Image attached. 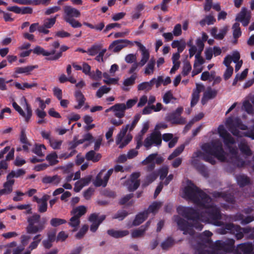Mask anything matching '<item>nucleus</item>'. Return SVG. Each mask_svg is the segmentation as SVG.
Returning <instances> with one entry per match:
<instances>
[{
    "label": "nucleus",
    "instance_id": "obj_10",
    "mask_svg": "<svg viewBox=\"0 0 254 254\" xmlns=\"http://www.w3.org/2000/svg\"><path fill=\"white\" fill-rule=\"evenodd\" d=\"M105 171V170L104 169L102 170L96 176V179L93 183L95 187L103 186L105 187L107 186L108 180L114 171V169H109L103 177V174Z\"/></svg>",
    "mask_w": 254,
    "mask_h": 254
},
{
    "label": "nucleus",
    "instance_id": "obj_18",
    "mask_svg": "<svg viewBox=\"0 0 254 254\" xmlns=\"http://www.w3.org/2000/svg\"><path fill=\"white\" fill-rule=\"evenodd\" d=\"M135 43L141 52V59L140 62V66H142L147 63L149 59V52L141 43L139 42H135Z\"/></svg>",
    "mask_w": 254,
    "mask_h": 254
},
{
    "label": "nucleus",
    "instance_id": "obj_17",
    "mask_svg": "<svg viewBox=\"0 0 254 254\" xmlns=\"http://www.w3.org/2000/svg\"><path fill=\"white\" fill-rule=\"evenodd\" d=\"M12 106L21 116L25 118L26 122H29L32 115V110L29 105L26 103V114H25L21 108L16 102H13L12 103Z\"/></svg>",
    "mask_w": 254,
    "mask_h": 254
},
{
    "label": "nucleus",
    "instance_id": "obj_58",
    "mask_svg": "<svg viewBox=\"0 0 254 254\" xmlns=\"http://www.w3.org/2000/svg\"><path fill=\"white\" fill-rule=\"evenodd\" d=\"M127 215L126 210H119L112 217L113 219H118L119 221L123 220Z\"/></svg>",
    "mask_w": 254,
    "mask_h": 254
},
{
    "label": "nucleus",
    "instance_id": "obj_41",
    "mask_svg": "<svg viewBox=\"0 0 254 254\" xmlns=\"http://www.w3.org/2000/svg\"><path fill=\"white\" fill-rule=\"evenodd\" d=\"M185 146L184 144H182L179 147H177L174 151L169 156L168 159L171 160L175 157L178 156L184 151Z\"/></svg>",
    "mask_w": 254,
    "mask_h": 254
},
{
    "label": "nucleus",
    "instance_id": "obj_14",
    "mask_svg": "<svg viewBox=\"0 0 254 254\" xmlns=\"http://www.w3.org/2000/svg\"><path fill=\"white\" fill-rule=\"evenodd\" d=\"M140 176L139 172H134L130 175V180H128V190L133 191L136 190L140 185V180H138Z\"/></svg>",
    "mask_w": 254,
    "mask_h": 254
},
{
    "label": "nucleus",
    "instance_id": "obj_25",
    "mask_svg": "<svg viewBox=\"0 0 254 254\" xmlns=\"http://www.w3.org/2000/svg\"><path fill=\"white\" fill-rule=\"evenodd\" d=\"M68 146V150H71V152L69 153H64L61 154L60 158L66 159L73 156L76 153V151L75 150V148L78 145L75 142V138H74V140L72 141L69 142Z\"/></svg>",
    "mask_w": 254,
    "mask_h": 254
},
{
    "label": "nucleus",
    "instance_id": "obj_52",
    "mask_svg": "<svg viewBox=\"0 0 254 254\" xmlns=\"http://www.w3.org/2000/svg\"><path fill=\"white\" fill-rule=\"evenodd\" d=\"M66 223V221L63 219L54 218L50 220V224L53 227H58L62 224Z\"/></svg>",
    "mask_w": 254,
    "mask_h": 254
},
{
    "label": "nucleus",
    "instance_id": "obj_64",
    "mask_svg": "<svg viewBox=\"0 0 254 254\" xmlns=\"http://www.w3.org/2000/svg\"><path fill=\"white\" fill-rule=\"evenodd\" d=\"M199 91L198 90L197 91H194L193 92L191 95L192 98L190 102V105L191 107L194 106L197 103L199 97Z\"/></svg>",
    "mask_w": 254,
    "mask_h": 254
},
{
    "label": "nucleus",
    "instance_id": "obj_43",
    "mask_svg": "<svg viewBox=\"0 0 254 254\" xmlns=\"http://www.w3.org/2000/svg\"><path fill=\"white\" fill-rule=\"evenodd\" d=\"M232 29L233 30V35L234 38L236 39L235 42H237V39L239 38L242 35L240 24L238 22L235 23L233 25Z\"/></svg>",
    "mask_w": 254,
    "mask_h": 254
},
{
    "label": "nucleus",
    "instance_id": "obj_30",
    "mask_svg": "<svg viewBox=\"0 0 254 254\" xmlns=\"http://www.w3.org/2000/svg\"><path fill=\"white\" fill-rule=\"evenodd\" d=\"M50 196L45 194L42 197V200L40 203H38V212L40 213H44L47 210V201L49 199Z\"/></svg>",
    "mask_w": 254,
    "mask_h": 254
},
{
    "label": "nucleus",
    "instance_id": "obj_36",
    "mask_svg": "<svg viewBox=\"0 0 254 254\" xmlns=\"http://www.w3.org/2000/svg\"><path fill=\"white\" fill-rule=\"evenodd\" d=\"M13 185V182L12 181H6L3 184L4 189L0 190V196L2 194L10 193L12 191Z\"/></svg>",
    "mask_w": 254,
    "mask_h": 254
},
{
    "label": "nucleus",
    "instance_id": "obj_11",
    "mask_svg": "<svg viewBox=\"0 0 254 254\" xmlns=\"http://www.w3.org/2000/svg\"><path fill=\"white\" fill-rule=\"evenodd\" d=\"M80 16V11L71 6L66 5L64 7V20L78 18Z\"/></svg>",
    "mask_w": 254,
    "mask_h": 254
},
{
    "label": "nucleus",
    "instance_id": "obj_48",
    "mask_svg": "<svg viewBox=\"0 0 254 254\" xmlns=\"http://www.w3.org/2000/svg\"><path fill=\"white\" fill-rule=\"evenodd\" d=\"M42 149L44 150H46V147L43 144H36L35 148L33 149V152L37 154L39 157H43L44 153L42 151Z\"/></svg>",
    "mask_w": 254,
    "mask_h": 254
},
{
    "label": "nucleus",
    "instance_id": "obj_9",
    "mask_svg": "<svg viewBox=\"0 0 254 254\" xmlns=\"http://www.w3.org/2000/svg\"><path fill=\"white\" fill-rule=\"evenodd\" d=\"M162 143L161 133L159 130H154L144 141V146L149 149L152 145L160 146Z\"/></svg>",
    "mask_w": 254,
    "mask_h": 254
},
{
    "label": "nucleus",
    "instance_id": "obj_1",
    "mask_svg": "<svg viewBox=\"0 0 254 254\" xmlns=\"http://www.w3.org/2000/svg\"><path fill=\"white\" fill-rule=\"evenodd\" d=\"M184 192L187 199L193 201L202 210L204 209L201 211L202 220L221 228L226 223L220 221L222 215L219 207L213 204L211 198L193 184L186 187Z\"/></svg>",
    "mask_w": 254,
    "mask_h": 254
},
{
    "label": "nucleus",
    "instance_id": "obj_53",
    "mask_svg": "<svg viewBox=\"0 0 254 254\" xmlns=\"http://www.w3.org/2000/svg\"><path fill=\"white\" fill-rule=\"evenodd\" d=\"M59 15H56L54 17L51 18H47L44 20V25L47 28H51L56 23V18Z\"/></svg>",
    "mask_w": 254,
    "mask_h": 254
},
{
    "label": "nucleus",
    "instance_id": "obj_54",
    "mask_svg": "<svg viewBox=\"0 0 254 254\" xmlns=\"http://www.w3.org/2000/svg\"><path fill=\"white\" fill-rule=\"evenodd\" d=\"M243 109L249 114H254L253 105L248 101H245L243 104Z\"/></svg>",
    "mask_w": 254,
    "mask_h": 254
},
{
    "label": "nucleus",
    "instance_id": "obj_35",
    "mask_svg": "<svg viewBox=\"0 0 254 254\" xmlns=\"http://www.w3.org/2000/svg\"><path fill=\"white\" fill-rule=\"evenodd\" d=\"M85 158L87 160L96 162L100 160L101 155L100 153H96L94 150H91L86 154Z\"/></svg>",
    "mask_w": 254,
    "mask_h": 254
},
{
    "label": "nucleus",
    "instance_id": "obj_55",
    "mask_svg": "<svg viewBox=\"0 0 254 254\" xmlns=\"http://www.w3.org/2000/svg\"><path fill=\"white\" fill-rule=\"evenodd\" d=\"M232 160L234 165L238 168L243 167L245 164V162L241 159L239 156L232 157Z\"/></svg>",
    "mask_w": 254,
    "mask_h": 254
},
{
    "label": "nucleus",
    "instance_id": "obj_12",
    "mask_svg": "<svg viewBox=\"0 0 254 254\" xmlns=\"http://www.w3.org/2000/svg\"><path fill=\"white\" fill-rule=\"evenodd\" d=\"M218 131L220 136L223 138L224 143L225 145L235 143L234 138L227 132L222 125L219 126Z\"/></svg>",
    "mask_w": 254,
    "mask_h": 254
},
{
    "label": "nucleus",
    "instance_id": "obj_27",
    "mask_svg": "<svg viewBox=\"0 0 254 254\" xmlns=\"http://www.w3.org/2000/svg\"><path fill=\"white\" fill-rule=\"evenodd\" d=\"M148 216L147 211H143L137 214L132 222L134 226H138L143 222Z\"/></svg>",
    "mask_w": 254,
    "mask_h": 254
},
{
    "label": "nucleus",
    "instance_id": "obj_13",
    "mask_svg": "<svg viewBox=\"0 0 254 254\" xmlns=\"http://www.w3.org/2000/svg\"><path fill=\"white\" fill-rule=\"evenodd\" d=\"M212 195L213 197L216 198H222L226 202L231 204H234L236 202L234 195L231 193L215 191L212 193Z\"/></svg>",
    "mask_w": 254,
    "mask_h": 254
},
{
    "label": "nucleus",
    "instance_id": "obj_59",
    "mask_svg": "<svg viewBox=\"0 0 254 254\" xmlns=\"http://www.w3.org/2000/svg\"><path fill=\"white\" fill-rule=\"evenodd\" d=\"M88 228L89 227L87 225L85 224L83 225L79 232L76 234L75 238L77 239H81L88 231Z\"/></svg>",
    "mask_w": 254,
    "mask_h": 254
},
{
    "label": "nucleus",
    "instance_id": "obj_24",
    "mask_svg": "<svg viewBox=\"0 0 254 254\" xmlns=\"http://www.w3.org/2000/svg\"><path fill=\"white\" fill-rule=\"evenodd\" d=\"M87 211L86 207L84 205H80L74 208L70 212V215L75 218L80 219V218L84 215Z\"/></svg>",
    "mask_w": 254,
    "mask_h": 254
},
{
    "label": "nucleus",
    "instance_id": "obj_4",
    "mask_svg": "<svg viewBox=\"0 0 254 254\" xmlns=\"http://www.w3.org/2000/svg\"><path fill=\"white\" fill-rule=\"evenodd\" d=\"M41 216L34 213L27 218L28 225L26 227V233L29 234H36L45 229L47 222L46 217H43L41 221Z\"/></svg>",
    "mask_w": 254,
    "mask_h": 254
},
{
    "label": "nucleus",
    "instance_id": "obj_15",
    "mask_svg": "<svg viewBox=\"0 0 254 254\" xmlns=\"http://www.w3.org/2000/svg\"><path fill=\"white\" fill-rule=\"evenodd\" d=\"M127 132V125L124 127L117 135L116 143L119 145V147L123 148L127 145V136H126Z\"/></svg>",
    "mask_w": 254,
    "mask_h": 254
},
{
    "label": "nucleus",
    "instance_id": "obj_8",
    "mask_svg": "<svg viewBox=\"0 0 254 254\" xmlns=\"http://www.w3.org/2000/svg\"><path fill=\"white\" fill-rule=\"evenodd\" d=\"M177 210L179 214L188 220H192V221L194 220H202L201 211L199 212L192 207L179 206Z\"/></svg>",
    "mask_w": 254,
    "mask_h": 254
},
{
    "label": "nucleus",
    "instance_id": "obj_31",
    "mask_svg": "<svg viewBox=\"0 0 254 254\" xmlns=\"http://www.w3.org/2000/svg\"><path fill=\"white\" fill-rule=\"evenodd\" d=\"M236 180L238 185L240 187H244L251 184L250 178L245 175H240L236 177Z\"/></svg>",
    "mask_w": 254,
    "mask_h": 254
},
{
    "label": "nucleus",
    "instance_id": "obj_7",
    "mask_svg": "<svg viewBox=\"0 0 254 254\" xmlns=\"http://www.w3.org/2000/svg\"><path fill=\"white\" fill-rule=\"evenodd\" d=\"M226 125L229 131L235 136L238 137H243L244 132L240 131L238 129L246 130L248 127L243 124L241 120L238 117H229L226 121Z\"/></svg>",
    "mask_w": 254,
    "mask_h": 254
},
{
    "label": "nucleus",
    "instance_id": "obj_62",
    "mask_svg": "<svg viewBox=\"0 0 254 254\" xmlns=\"http://www.w3.org/2000/svg\"><path fill=\"white\" fill-rule=\"evenodd\" d=\"M111 88L107 87L106 86H102L96 92V96L98 98H101L104 94L108 93Z\"/></svg>",
    "mask_w": 254,
    "mask_h": 254
},
{
    "label": "nucleus",
    "instance_id": "obj_51",
    "mask_svg": "<svg viewBox=\"0 0 254 254\" xmlns=\"http://www.w3.org/2000/svg\"><path fill=\"white\" fill-rule=\"evenodd\" d=\"M80 219L75 218V217L72 216L69 220V222L68 224L71 227L74 228L73 231H76L78 229V227L80 224Z\"/></svg>",
    "mask_w": 254,
    "mask_h": 254
},
{
    "label": "nucleus",
    "instance_id": "obj_44",
    "mask_svg": "<svg viewBox=\"0 0 254 254\" xmlns=\"http://www.w3.org/2000/svg\"><path fill=\"white\" fill-rule=\"evenodd\" d=\"M41 236V235L40 234H37L33 237V241L31 243L28 248L30 251H32L37 248L39 243L42 240Z\"/></svg>",
    "mask_w": 254,
    "mask_h": 254
},
{
    "label": "nucleus",
    "instance_id": "obj_38",
    "mask_svg": "<svg viewBox=\"0 0 254 254\" xmlns=\"http://www.w3.org/2000/svg\"><path fill=\"white\" fill-rule=\"evenodd\" d=\"M37 67L36 65H30L25 67H18L15 69V73H25L27 75L30 74V73L34 69Z\"/></svg>",
    "mask_w": 254,
    "mask_h": 254
},
{
    "label": "nucleus",
    "instance_id": "obj_32",
    "mask_svg": "<svg viewBox=\"0 0 254 254\" xmlns=\"http://www.w3.org/2000/svg\"><path fill=\"white\" fill-rule=\"evenodd\" d=\"M25 174V171L23 169H19L16 171H12L10 173L8 174L6 177V181H12L13 184L14 183V180L12 179L14 177L18 178L20 176L24 175Z\"/></svg>",
    "mask_w": 254,
    "mask_h": 254
},
{
    "label": "nucleus",
    "instance_id": "obj_42",
    "mask_svg": "<svg viewBox=\"0 0 254 254\" xmlns=\"http://www.w3.org/2000/svg\"><path fill=\"white\" fill-rule=\"evenodd\" d=\"M158 176V174L157 172H152L146 177V178L145 179V183L144 185L147 186L150 184L157 179Z\"/></svg>",
    "mask_w": 254,
    "mask_h": 254
},
{
    "label": "nucleus",
    "instance_id": "obj_63",
    "mask_svg": "<svg viewBox=\"0 0 254 254\" xmlns=\"http://www.w3.org/2000/svg\"><path fill=\"white\" fill-rule=\"evenodd\" d=\"M62 140H58L52 138L51 140H50V144L51 146L54 149H59L60 148L62 144Z\"/></svg>",
    "mask_w": 254,
    "mask_h": 254
},
{
    "label": "nucleus",
    "instance_id": "obj_33",
    "mask_svg": "<svg viewBox=\"0 0 254 254\" xmlns=\"http://www.w3.org/2000/svg\"><path fill=\"white\" fill-rule=\"evenodd\" d=\"M107 233L109 235L113 238H120L127 236V231L115 230L114 229H110L107 231Z\"/></svg>",
    "mask_w": 254,
    "mask_h": 254
},
{
    "label": "nucleus",
    "instance_id": "obj_56",
    "mask_svg": "<svg viewBox=\"0 0 254 254\" xmlns=\"http://www.w3.org/2000/svg\"><path fill=\"white\" fill-rule=\"evenodd\" d=\"M173 244L174 240L172 238L169 237L161 244V247L162 249L166 250L171 247Z\"/></svg>",
    "mask_w": 254,
    "mask_h": 254
},
{
    "label": "nucleus",
    "instance_id": "obj_34",
    "mask_svg": "<svg viewBox=\"0 0 254 254\" xmlns=\"http://www.w3.org/2000/svg\"><path fill=\"white\" fill-rule=\"evenodd\" d=\"M75 97L78 104L77 105L74 106V108L76 109H79L81 108L82 106H83L85 101V98L83 94L79 90H77L75 91Z\"/></svg>",
    "mask_w": 254,
    "mask_h": 254
},
{
    "label": "nucleus",
    "instance_id": "obj_16",
    "mask_svg": "<svg viewBox=\"0 0 254 254\" xmlns=\"http://www.w3.org/2000/svg\"><path fill=\"white\" fill-rule=\"evenodd\" d=\"M233 221L240 222L243 225H247L254 220V217L252 215H248L246 217L241 212H237L231 216Z\"/></svg>",
    "mask_w": 254,
    "mask_h": 254
},
{
    "label": "nucleus",
    "instance_id": "obj_23",
    "mask_svg": "<svg viewBox=\"0 0 254 254\" xmlns=\"http://www.w3.org/2000/svg\"><path fill=\"white\" fill-rule=\"evenodd\" d=\"M126 109V106L124 103L115 104L114 105V109L113 110L114 115L120 119L123 118L125 116Z\"/></svg>",
    "mask_w": 254,
    "mask_h": 254
},
{
    "label": "nucleus",
    "instance_id": "obj_28",
    "mask_svg": "<svg viewBox=\"0 0 254 254\" xmlns=\"http://www.w3.org/2000/svg\"><path fill=\"white\" fill-rule=\"evenodd\" d=\"M62 178L57 175L53 176H45L42 179V182L44 184H53L54 185L57 186L61 181Z\"/></svg>",
    "mask_w": 254,
    "mask_h": 254
},
{
    "label": "nucleus",
    "instance_id": "obj_37",
    "mask_svg": "<svg viewBox=\"0 0 254 254\" xmlns=\"http://www.w3.org/2000/svg\"><path fill=\"white\" fill-rule=\"evenodd\" d=\"M155 78H152L149 82H143L138 85L137 88L138 90H150L152 86L154 85Z\"/></svg>",
    "mask_w": 254,
    "mask_h": 254
},
{
    "label": "nucleus",
    "instance_id": "obj_22",
    "mask_svg": "<svg viewBox=\"0 0 254 254\" xmlns=\"http://www.w3.org/2000/svg\"><path fill=\"white\" fill-rule=\"evenodd\" d=\"M209 247L206 244L201 242H198L192 245L194 250V254H208V251L206 250Z\"/></svg>",
    "mask_w": 254,
    "mask_h": 254
},
{
    "label": "nucleus",
    "instance_id": "obj_21",
    "mask_svg": "<svg viewBox=\"0 0 254 254\" xmlns=\"http://www.w3.org/2000/svg\"><path fill=\"white\" fill-rule=\"evenodd\" d=\"M127 45V40H117L114 41L110 45L109 49H112L114 52L116 53L121 51L123 48L125 47Z\"/></svg>",
    "mask_w": 254,
    "mask_h": 254
},
{
    "label": "nucleus",
    "instance_id": "obj_40",
    "mask_svg": "<svg viewBox=\"0 0 254 254\" xmlns=\"http://www.w3.org/2000/svg\"><path fill=\"white\" fill-rule=\"evenodd\" d=\"M217 90L208 87L204 93V97L206 98V100L214 99L217 96Z\"/></svg>",
    "mask_w": 254,
    "mask_h": 254
},
{
    "label": "nucleus",
    "instance_id": "obj_26",
    "mask_svg": "<svg viewBox=\"0 0 254 254\" xmlns=\"http://www.w3.org/2000/svg\"><path fill=\"white\" fill-rule=\"evenodd\" d=\"M168 118V121L171 122L173 124L184 125L186 123L185 118L173 113L169 115Z\"/></svg>",
    "mask_w": 254,
    "mask_h": 254
},
{
    "label": "nucleus",
    "instance_id": "obj_39",
    "mask_svg": "<svg viewBox=\"0 0 254 254\" xmlns=\"http://www.w3.org/2000/svg\"><path fill=\"white\" fill-rule=\"evenodd\" d=\"M239 148L242 154L248 156H250L252 155V151L247 143L241 142L239 144Z\"/></svg>",
    "mask_w": 254,
    "mask_h": 254
},
{
    "label": "nucleus",
    "instance_id": "obj_2",
    "mask_svg": "<svg viewBox=\"0 0 254 254\" xmlns=\"http://www.w3.org/2000/svg\"><path fill=\"white\" fill-rule=\"evenodd\" d=\"M203 152L197 150L193 154V158H199L211 165L216 163L215 157L221 162L226 160L225 152L222 143L219 140H215L210 142L205 143L201 146Z\"/></svg>",
    "mask_w": 254,
    "mask_h": 254
},
{
    "label": "nucleus",
    "instance_id": "obj_49",
    "mask_svg": "<svg viewBox=\"0 0 254 254\" xmlns=\"http://www.w3.org/2000/svg\"><path fill=\"white\" fill-rule=\"evenodd\" d=\"M68 49L66 46H62L60 48V51L54 56L50 57L47 59L51 61H56L62 56V53L66 51Z\"/></svg>",
    "mask_w": 254,
    "mask_h": 254
},
{
    "label": "nucleus",
    "instance_id": "obj_46",
    "mask_svg": "<svg viewBox=\"0 0 254 254\" xmlns=\"http://www.w3.org/2000/svg\"><path fill=\"white\" fill-rule=\"evenodd\" d=\"M155 64V60L151 59L149 61V63H148V64H147V65L145 68L144 73L146 74H150L153 72Z\"/></svg>",
    "mask_w": 254,
    "mask_h": 254
},
{
    "label": "nucleus",
    "instance_id": "obj_3",
    "mask_svg": "<svg viewBox=\"0 0 254 254\" xmlns=\"http://www.w3.org/2000/svg\"><path fill=\"white\" fill-rule=\"evenodd\" d=\"M220 234L224 235L227 233L233 234L237 240H241L244 238L245 234H250V237L252 239L254 238L251 228L247 227L242 228L239 225L231 223H226L221 228L219 229Z\"/></svg>",
    "mask_w": 254,
    "mask_h": 254
},
{
    "label": "nucleus",
    "instance_id": "obj_20",
    "mask_svg": "<svg viewBox=\"0 0 254 254\" xmlns=\"http://www.w3.org/2000/svg\"><path fill=\"white\" fill-rule=\"evenodd\" d=\"M212 233L209 231H205L202 233L199 234L198 236V238L200 242L206 244L209 247L211 246L213 247L212 241L211 239V237Z\"/></svg>",
    "mask_w": 254,
    "mask_h": 254
},
{
    "label": "nucleus",
    "instance_id": "obj_50",
    "mask_svg": "<svg viewBox=\"0 0 254 254\" xmlns=\"http://www.w3.org/2000/svg\"><path fill=\"white\" fill-rule=\"evenodd\" d=\"M161 206V203L158 202H153L151 205H150L147 210L145 211H147L148 213V214L150 213H154L156 212Z\"/></svg>",
    "mask_w": 254,
    "mask_h": 254
},
{
    "label": "nucleus",
    "instance_id": "obj_47",
    "mask_svg": "<svg viewBox=\"0 0 254 254\" xmlns=\"http://www.w3.org/2000/svg\"><path fill=\"white\" fill-rule=\"evenodd\" d=\"M101 50V46L99 45H93L87 52L89 55L93 56L97 55Z\"/></svg>",
    "mask_w": 254,
    "mask_h": 254
},
{
    "label": "nucleus",
    "instance_id": "obj_57",
    "mask_svg": "<svg viewBox=\"0 0 254 254\" xmlns=\"http://www.w3.org/2000/svg\"><path fill=\"white\" fill-rule=\"evenodd\" d=\"M247 9L245 7H243L241 12L238 14L236 18V20L239 21H242L243 19H246L247 17V15L250 14L247 13Z\"/></svg>",
    "mask_w": 254,
    "mask_h": 254
},
{
    "label": "nucleus",
    "instance_id": "obj_5",
    "mask_svg": "<svg viewBox=\"0 0 254 254\" xmlns=\"http://www.w3.org/2000/svg\"><path fill=\"white\" fill-rule=\"evenodd\" d=\"M173 220L177 224L178 229L183 231L185 235L193 236L195 232L193 228L201 231L203 227V225L199 222L200 220H194L192 223H190L179 215H174Z\"/></svg>",
    "mask_w": 254,
    "mask_h": 254
},
{
    "label": "nucleus",
    "instance_id": "obj_19",
    "mask_svg": "<svg viewBox=\"0 0 254 254\" xmlns=\"http://www.w3.org/2000/svg\"><path fill=\"white\" fill-rule=\"evenodd\" d=\"M192 165L196 170L204 177L207 178L209 176V173L207 168L206 166L200 163L198 160L194 159L191 162Z\"/></svg>",
    "mask_w": 254,
    "mask_h": 254
},
{
    "label": "nucleus",
    "instance_id": "obj_61",
    "mask_svg": "<svg viewBox=\"0 0 254 254\" xmlns=\"http://www.w3.org/2000/svg\"><path fill=\"white\" fill-rule=\"evenodd\" d=\"M191 69V66L189 62H186L184 63L183 70L182 72V75L186 76L189 74Z\"/></svg>",
    "mask_w": 254,
    "mask_h": 254
},
{
    "label": "nucleus",
    "instance_id": "obj_29",
    "mask_svg": "<svg viewBox=\"0 0 254 254\" xmlns=\"http://www.w3.org/2000/svg\"><path fill=\"white\" fill-rule=\"evenodd\" d=\"M97 218L98 214L95 213L91 214L89 217V221L92 222V225L90 226V229L92 232H96L100 224L97 221Z\"/></svg>",
    "mask_w": 254,
    "mask_h": 254
},
{
    "label": "nucleus",
    "instance_id": "obj_6",
    "mask_svg": "<svg viewBox=\"0 0 254 254\" xmlns=\"http://www.w3.org/2000/svg\"><path fill=\"white\" fill-rule=\"evenodd\" d=\"M234 244L235 240L233 239H228L224 242L216 241L213 245V254H231L235 252Z\"/></svg>",
    "mask_w": 254,
    "mask_h": 254
},
{
    "label": "nucleus",
    "instance_id": "obj_60",
    "mask_svg": "<svg viewBox=\"0 0 254 254\" xmlns=\"http://www.w3.org/2000/svg\"><path fill=\"white\" fill-rule=\"evenodd\" d=\"M144 233V229L140 227L138 229L134 230L131 232V237L133 238L141 237L143 236Z\"/></svg>",
    "mask_w": 254,
    "mask_h": 254
},
{
    "label": "nucleus",
    "instance_id": "obj_45",
    "mask_svg": "<svg viewBox=\"0 0 254 254\" xmlns=\"http://www.w3.org/2000/svg\"><path fill=\"white\" fill-rule=\"evenodd\" d=\"M58 155L55 152H53L52 153L47 155L46 160L48 161L51 165H54L57 164L59 161L57 160Z\"/></svg>",
    "mask_w": 254,
    "mask_h": 254
}]
</instances>
